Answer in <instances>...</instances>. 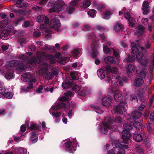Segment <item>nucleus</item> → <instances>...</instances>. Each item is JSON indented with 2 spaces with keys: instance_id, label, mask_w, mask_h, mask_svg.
<instances>
[{
  "instance_id": "1",
  "label": "nucleus",
  "mask_w": 154,
  "mask_h": 154,
  "mask_svg": "<svg viewBox=\"0 0 154 154\" xmlns=\"http://www.w3.org/2000/svg\"><path fill=\"white\" fill-rule=\"evenodd\" d=\"M124 130L122 131L123 135L122 138L124 143L127 144L130 142V138L131 137V134L129 131L132 128V126L130 125L125 124L123 125Z\"/></svg>"
},
{
  "instance_id": "2",
  "label": "nucleus",
  "mask_w": 154,
  "mask_h": 154,
  "mask_svg": "<svg viewBox=\"0 0 154 154\" xmlns=\"http://www.w3.org/2000/svg\"><path fill=\"white\" fill-rule=\"evenodd\" d=\"M64 2L62 1H56L53 3H50L49 5L52 7L50 9L49 12L51 13L55 11L58 12L61 11L64 8Z\"/></svg>"
},
{
  "instance_id": "3",
  "label": "nucleus",
  "mask_w": 154,
  "mask_h": 154,
  "mask_svg": "<svg viewBox=\"0 0 154 154\" xmlns=\"http://www.w3.org/2000/svg\"><path fill=\"white\" fill-rule=\"evenodd\" d=\"M105 122H103L100 125V128H99L100 131L102 134H105L106 133L108 130L111 129L112 131H114L116 128V127L115 126L112 127L110 120L107 118Z\"/></svg>"
},
{
  "instance_id": "4",
  "label": "nucleus",
  "mask_w": 154,
  "mask_h": 154,
  "mask_svg": "<svg viewBox=\"0 0 154 154\" xmlns=\"http://www.w3.org/2000/svg\"><path fill=\"white\" fill-rule=\"evenodd\" d=\"M151 60L146 58L145 59V75L146 72L148 73L149 71V74L152 72V70L154 66V55L152 54L151 57Z\"/></svg>"
},
{
  "instance_id": "5",
  "label": "nucleus",
  "mask_w": 154,
  "mask_h": 154,
  "mask_svg": "<svg viewBox=\"0 0 154 154\" xmlns=\"http://www.w3.org/2000/svg\"><path fill=\"white\" fill-rule=\"evenodd\" d=\"M98 48V42L93 41L90 47L88 49V52L91 57L95 58L97 56L98 54L97 51Z\"/></svg>"
},
{
  "instance_id": "6",
  "label": "nucleus",
  "mask_w": 154,
  "mask_h": 154,
  "mask_svg": "<svg viewBox=\"0 0 154 154\" xmlns=\"http://www.w3.org/2000/svg\"><path fill=\"white\" fill-rule=\"evenodd\" d=\"M39 64V66L40 69L43 73H42V75H43L44 74L45 75V77L47 80H50L52 79L54 77L53 73L51 72H49L47 74H45L46 72V69L48 67V65L46 63H42L38 62Z\"/></svg>"
},
{
  "instance_id": "7",
  "label": "nucleus",
  "mask_w": 154,
  "mask_h": 154,
  "mask_svg": "<svg viewBox=\"0 0 154 154\" xmlns=\"http://www.w3.org/2000/svg\"><path fill=\"white\" fill-rule=\"evenodd\" d=\"M37 21L39 23H42L43 22L45 23V24H42L40 26V28L41 29H45L47 26V25L49 22V20L48 17L45 15H39L38 16L36 19Z\"/></svg>"
},
{
  "instance_id": "8",
  "label": "nucleus",
  "mask_w": 154,
  "mask_h": 154,
  "mask_svg": "<svg viewBox=\"0 0 154 154\" xmlns=\"http://www.w3.org/2000/svg\"><path fill=\"white\" fill-rule=\"evenodd\" d=\"M51 28L57 29L60 27V22L59 20L57 17H54L51 19L49 24H48Z\"/></svg>"
},
{
  "instance_id": "9",
  "label": "nucleus",
  "mask_w": 154,
  "mask_h": 154,
  "mask_svg": "<svg viewBox=\"0 0 154 154\" xmlns=\"http://www.w3.org/2000/svg\"><path fill=\"white\" fill-rule=\"evenodd\" d=\"M138 42V41H136L135 43H131V50L132 53L134 54H136L139 51L141 52V51H143L144 48L143 47H140L139 45H136Z\"/></svg>"
},
{
  "instance_id": "10",
  "label": "nucleus",
  "mask_w": 154,
  "mask_h": 154,
  "mask_svg": "<svg viewBox=\"0 0 154 154\" xmlns=\"http://www.w3.org/2000/svg\"><path fill=\"white\" fill-rule=\"evenodd\" d=\"M125 102H121L116 108L115 112L117 114H122L126 111L125 107Z\"/></svg>"
},
{
  "instance_id": "11",
  "label": "nucleus",
  "mask_w": 154,
  "mask_h": 154,
  "mask_svg": "<svg viewBox=\"0 0 154 154\" xmlns=\"http://www.w3.org/2000/svg\"><path fill=\"white\" fill-rule=\"evenodd\" d=\"M21 79L23 81H29L35 82L36 79L32 75L29 73H26L21 76Z\"/></svg>"
},
{
  "instance_id": "12",
  "label": "nucleus",
  "mask_w": 154,
  "mask_h": 154,
  "mask_svg": "<svg viewBox=\"0 0 154 154\" xmlns=\"http://www.w3.org/2000/svg\"><path fill=\"white\" fill-rule=\"evenodd\" d=\"M77 143L76 141H75L72 144L70 141L65 143L66 149L70 153H72V150H73L74 151L76 150V149L74 148V146H76L75 145L77 144Z\"/></svg>"
},
{
  "instance_id": "13",
  "label": "nucleus",
  "mask_w": 154,
  "mask_h": 154,
  "mask_svg": "<svg viewBox=\"0 0 154 154\" xmlns=\"http://www.w3.org/2000/svg\"><path fill=\"white\" fill-rule=\"evenodd\" d=\"M125 17L128 20V25L131 27L133 26L134 24L135 21L134 19L131 17L130 14L128 12H126L124 14Z\"/></svg>"
},
{
  "instance_id": "14",
  "label": "nucleus",
  "mask_w": 154,
  "mask_h": 154,
  "mask_svg": "<svg viewBox=\"0 0 154 154\" xmlns=\"http://www.w3.org/2000/svg\"><path fill=\"white\" fill-rule=\"evenodd\" d=\"M112 146L115 148H119V151L117 154H125V151L122 148H121V144L120 143L118 140H116L112 144Z\"/></svg>"
},
{
  "instance_id": "15",
  "label": "nucleus",
  "mask_w": 154,
  "mask_h": 154,
  "mask_svg": "<svg viewBox=\"0 0 154 154\" xmlns=\"http://www.w3.org/2000/svg\"><path fill=\"white\" fill-rule=\"evenodd\" d=\"M65 104L63 103H57L53 106L50 110V112L51 114V110H60L65 107Z\"/></svg>"
},
{
  "instance_id": "16",
  "label": "nucleus",
  "mask_w": 154,
  "mask_h": 154,
  "mask_svg": "<svg viewBox=\"0 0 154 154\" xmlns=\"http://www.w3.org/2000/svg\"><path fill=\"white\" fill-rule=\"evenodd\" d=\"M141 112L138 111H135L132 113L129 121L130 122H132L136 119L139 118L141 116Z\"/></svg>"
},
{
  "instance_id": "17",
  "label": "nucleus",
  "mask_w": 154,
  "mask_h": 154,
  "mask_svg": "<svg viewBox=\"0 0 154 154\" xmlns=\"http://www.w3.org/2000/svg\"><path fill=\"white\" fill-rule=\"evenodd\" d=\"M114 94V97L116 101L118 102L120 101L122 98L121 92L119 90H114L112 91Z\"/></svg>"
},
{
  "instance_id": "18",
  "label": "nucleus",
  "mask_w": 154,
  "mask_h": 154,
  "mask_svg": "<svg viewBox=\"0 0 154 154\" xmlns=\"http://www.w3.org/2000/svg\"><path fill=\"white\" fill-rule=\"evenodd\" d=\"M15 154H26V149L20 147H16L14 149Z\"/></svg>"
},
{
  "instance_id": "19",
  "label": "nucleus",
  "mask_w": 154,
  "mask_h": 154,
  "mask_svg": "<svg viewBox=\"0 0 154 154\" xmlns=\"http://www.w3.org/2000/svg\"><path fill=\"white\" fill-rule=\"evenodd\" d=\"M111 100L110 97H104L102 100V103L103 105L106 106H109L110 105Z\"/></svg>"
},
{
  "instance_id": "20",
  "label": "nucleus",
  "mask_w": 154,
  "mask_h": 154,
  "mask_svg": "<svg viewBox=\"0 0 154 154\" xmlns=\"http://www.w3.org/2000/svg\"><path fill=\"white\" fill-rule=\"evenodd\" d=\"M108 118V119L110 120V122L112 125V126H113V127H114L115 126H116L117 127L116 124L120 123L122 121V119L120 117H116L112 121L111 120L110 118Z\"/></svg>"
},
{
  "instance_id": "21",
  "label": "nucleus",
  "mask_w": 154,
  "mask_h": 154,
  "mask_svg": "<svg viewBox=\"0 0 154 154\" xmlns=\"http://www.w3.org/2000/svg\"><path fill=\"white\" fill-rule=\"evenodd\" d=\"M143 27L142 25H140L134 30V34L137 35H141L143 33Z\"/></svg>"
},
{
  "instance_id": "22",
  "label": "nucleus",
  "mask_w": 154,
  "mask_h": 154,
  "mask_svg": "<svg viewBox=\"0 0 154 154\" xmlns=\"http://www.w3.org/2000/svg\"><path fill=\"white\" fill-rule=\"evenodd\" d=\"M31 141L33 143L36 142L38 139V136L37 134L35 131H32L31 133V135L30 137Z\"/></svg>"
},
{
  "instance_id": "23",
  "label": "nucleus",
  "mask_w": 154,
  "mask_h": 154,
  "mask_svg": "<svg viewBox=\"0 0 154 154\" xmlns=\"http://www.w3.org/2000/svg\"><path fill=\"white\" fill-rule=\"evenodd\" d=\"M42 55L44 57H45L46 59L50 60V62L51 63H53L55 62V60H54V57L51 54H48L46 56V54L45 53H42Z\"/></svg>"
},
{
  "instance_id": "24",
  "label": "nucleus",
  "mask_w": 154,
  "mask_h": 154,
  "mask_svg": "<svg viewBox=\"0 0 154 154\" xmlns=\"http://www.w3.org/2000/svg\"><path fill=\"white\" fill-rule=\"evenodd\" d=\"M106 71L107 72H111L113 74H115L117 72L118 69L116 67H113L112 68L109 66H106L105 67Z\"/></svg>"
},
{
  "instance_id": "25",
  "label": "nucleus",
  "mask_w": 154,
  "mask_h": 154,
  "mask_svg": "<svg viewBox=\"0 0 154 154\" xmlns=\"http://www.w3.org/2000/svg\"><path fill=\"white\" fill-rule=\"evenodd\" d=\"M136 57L138 61L141 64L143 65L144 60L143 54L141 53V52H140L137 54Z\"/></svg>"
},
{
  "instance_id": "26",
  "label": "nucleus",
  "mask_w": 154,
  "mask_h": 154,
  "mask_svg": "<svg viewBox=\"0 0 154 154\" xmlns=\"http://www.w3.org/2000/svg\"><path fill=\"white\" fill-rule=\"evenodd\" d=\"M98 77L101 79H103L105 77L104 70L102 69H99L97 71Z\"/></svg>"
},
{
  "instance_id": "27",
  "label": "nucleus",
  "mask_w": 154,
  "mask_h": 154,
  "mask_svg": "<svg viewBox=\"0 0 154 154\" xmlns=\"http://www.w3.org/2000/svg\"><path fill=\"white\" fill-rule=\"evenodd\" d=\"M143 82L144 81L143 79H137L134 81L133 85L135 86H140L142 85Z\"/></svg>"
},
{
  "instance_id": "28",
  "label": "nucleus",
  "mask_w": 154,
  "mask_h": 154,
  "mask_svg": "<svg viewBox=\"0 0 154 154\" xmlns=\"http://www.w3.org/2000/svg\"><path fill=\"white\" fill-rule=\"evenodd\" d=\"M124 29L122 25L118 23H116L114 26V29L116 32H118Z\"/></svg>"
},
{
  "instance_id": "29",
  "label": "nucleus",
  "mask_w": 154,
  "mask_h": 154,
  "mask_svg": "<svg viewBox=\"0 0 154 154\" xmlns=\"http://www.w3.org/2000/svg\"><path fill=\"white\" fill-rule=\"evenodd\" d=\"M134 140L137 142H140L142 140L143 138L142 136L140 134H134L133 136Z\"/></svg>"
},
{
  "instance_id": "30",
  "label": "nucleus",
  "mask_w": 154,
  "mask_h": 154,
  "mask_svg": "<svg viewBox=\"0 0 154 154\" xmlns=\"http://www.w3.org/2000/svg\"><path fill=\"white\" fill-rule=\"evenodd\" d=\"M91 0H85L84 1L82 4V7L84 9L88 8L91 5Z\"/></svg>"
},
{
  "instance_id": "31",
  "label": "nucleus",
  "mask_w": 154,
  "mask_h": 154,
  "mask_svg": "<svg viewBox=\"0 0 154 154\" xmlns=\"http://www.w3.org/2000/svg\"><path fill=\"white\" fill-rule=\"evenodd\" d=\"M16 3L17 4V7L20 8H23L27 5V4H25L22 0H17Z\"/></svg>"
},
{
  "instance_id": "32",
  "label": "nucleus",
  "mask_w": 154,
  "mask_h": 154,
  "mask_svg": "<svg viewBox=\"0 0 154 154\" xmlns=\"http://www.w3.org/2000/svg\"><path fill=\"white\" fill-rule=\"evenodd\" d=\"M104 60L106 63L108 62L112 63H115V61L113 57L110 56H108L104 59Z\"/></svg>"
},
{
  "instance_id": "33",
  "label": "nucleus",
  "mask_w": 154,
  "mask_h": 154,
  "mask_svg": "<svg viewBox=\"0 0 154 154\" xmlns=\"http://www.w3.org/2000/svg\"><path fill=\"white\" fill-rule=\"evenodd\" d=\"M71 86V83L68 81H64L62 83V86L63 88L66 89L69 88Z\"/></svg>"
},
{
  "instance_id": "34",
  "label": "nucleus",
  "mask_w": 154,
  "mask_h": 154,
  "mask_svg": "<svg viewBox=\"0 0 154 154\" xmlns=\"http://www.w3.org/2000/svg\"><path fill=\"white\" fill-rule=\"evenodd\" d=\"M149 3L145 1V14H148L150 11L151 7L149 6Z\"/></svg>"
},
{
  "instance_id": "35",
  "label": "nucleus",
  "mask_w": 154,
  "mask_h": 154,
  "mask_svg": "<svg viewBox=\"0 0 154 154\" xmlns=\"http://www.w3.org/2000/svg\"><path fill=\"white\" fill-rule=\"evenodd\" d=\"M94 34H92L91 35H90L89 37V38H90L92 39V38H94L95 37L97 36V38H98V39H103L104 38V35L100 33H97L96 35L95 36H94Z\"/></svg>"
},
{
  "instance_id": "36",
  "label": "nucleus",
  "mask_w": 154,
  "mask_h": 154,
  "mask_svg": "<svg viewBox=\"0 0 154 154\" xmlns=\"http://www.w3.org/2000/svg\"><path fill=\"white\" fill-rule=\"evenodd\" d=\"M111 15L112 14L109 11L106 10L104 14L103 17L105 19L107 20L110 18Z\"/></svg>"
},
{
  "instance_id": "37",
  "label": "nucleus",
  "mask_w": 154,
  "mask_h": 154,
  "mask_svg": "<svg viewBox=\"0 0 154 154\" xmlns=\"http://www.w3.org/2000/svg\"><path fill=\"white\" fill-rule=\"evenodd\" d=\"M26 68V66L23 63H21L19 64L17 67V69L18 70L21 71H23Z\"/></svg>"
},
{
  "instance_id": "38",
  "label": "nucleus",
  "mask_w": 154,
  "mask_h": 154,
  "mask_svg": "<svg viewBox=\"0 0 154 154\" xmlns=\"http://www.w3.org/2000/svg\"><path fill=\"white\" fill-rule=\"evenodd\" d=\"M127 71L129 72H132L135 70V67L134 65L130 64L127 67Z\"/></svg>"
},
{
  "instance_id": "39",
  "label": "nucleus",
  "mask_w": 154,
  "mask_h": 154,
  "mask_svg": "<svg viewBox=\"0 0 154 154\" xmlns=\"http://www.w3.org/2000/svg\"><path fill=\"white\" fill-rule=\"evenodd\" d=\"M79 49H75L71 52V55L74 57H76L79 53Z\"/></svg>"
},
{
  "instance_id": "40",
  "label": "nucleus",
  "mask_w": 154,
  "mask_h": 154,
  "mask_svg": "<svg viewBox=\"0 0 154 154\" xmlns=\"http://www.w3.org/2000/svg\"><path fill=\"white\" fill-rule=\"evenodd\" d=\"M75 11V8L69 5V6L66 9L67 12L69 14H71L73 13Z\"/></svg>"
},
{
  "instance_id": "41",
  "label": "nucleus",
  "mask_w": 154,
  "mask_h": 154,
  "mask_svg": "<svg viewBox=\"0 0 154 154\" xmlns=\"http://www.w3.org/2000/svg\"><path fill=\"white\" fill-rule=\"evenodd\" d=\"M88 14L90 17H94L96 15L95 10L93 9H91L88 13Z\"/></svg>"
},
{
  "instance_id": "42",
  "label": "nucleus",
  "mask_w": 154,
  "mask_h": 154,
  "mask_svg": "<svg viewBox=\"0 0 154 154\" xmlns=\"http://www.w3.org/2000/svg\"><path fill=\"white\" fill-rule=\"evenodd\" d=\"M70 74L72 78L74 79H77V76H79V74L76 72H71Z\"/></svg>"
},
{
  "instance_id": "43",
  "label": "nucleus",
  "mask_w": 154,
  "mask_h": 154,
  "mask_svg": "<svg viewBox=\"0 0 154 154\" xmlns=\"http://www.w3.org/2000/svg\"><path fill=\"white\" fill-rule=\"evenodd\" d=\"M16 65L14 61H11L10 63H9L8 64V66L9 67H8L7 69H9V70H12V68L13 67Z\"/></svg>"
},
{
  "instance_id": "44",
  "label": "nucleus",
  "mask_w": 154,
  "mask_h": 154,
  "mask_svg": "<svg viewBox=\"0 0 154 154\" xmlns=\"http://www.w3.org/2000/svg\"><path fill=\"white\" fill-rule=\"evenodd\" d=\"M103 51L105 54H108L111 51L110 49L107 47V45H103Z\"/></svg>"
},
{
  "instance_id": "45",
  "label": "nucleus",
  "mask_w": 154,
  "mask_h": 154,
  "mask_svg": "<svg viewBox=\"0 0 154 154\" xmlns=\"http://www.w3.org/2000/svg\"><path fill=\"white\" fill-rule=\"evenodd\" d=\"M5 77L8 79H10L13 78L14 75L13 73L11 72H7L5 75Z\"/></svg>"
},
{
  "instance_id": "46",
  "label": "nucleus",
  "mask_w": 154,
  "mask_h": 154,
  "mask_svg": "<svg viewBox=\"0 0 154 154\" xmlns=\"http://www.w3.org/2000/svg\"><path fill=\"white\" fill-rule=\"evenodd\" d=\"M133 126L136 129H140L141 128L142 125L139 122H135L134 123Z\"/></svg>"
},
{
  "instance_id": "47",
  "label": "nucleus",
  "mask_w": 154,
  "mask_h": 154,
  "mask_svg": "<svg viewBox=\"0 0 154 154\" xmlns=\"http://www.w3.org/2000/svg\"><path fill=\"white\" fill-rule=\"evenodd\" d=\"M39 126L36 124H34L31 125L29 127V128L31 130H36L38 129Z\"/></svg>"
},
{
  "instance_id": "48",
  "label": "nucleus",
  "mask_w": 154,
  "mask_h": 154,
  "mask_svg": "<svg viewBox=\"0 0 154 154\" xmlns=\"http://www.w3.org/2000/svg\"><path fill=\"white\" fill-rule=\"evenodd\" d=\"M69 60V58L66 57L63 59H61L60 60L59 62L63 64H65Z\"/></svg>"
},
{
  "instance_id": "49",
  "label": "nucleus",
  "mask_w": 154,
  "mask_h": 154,
  "mask_svg": "<svg viewBox=\"0 0 154 154\" xmlns=\"http://www.w3.org/2000/svg\"><path fill=\"white\" fill-rule=\"evenodd\" d=\"M4 96L7 98L10 99L13 97V94L12 93L9 92H6L5 94H4Z\"/></svg>"
},
{
  "instance_id": "50",
  "label": "nucleus",
  "mask_w": 154,
  "mask_h": 154,
  "mask_svg": "<svg viewBox=\"0 0 154 154\" xmlns=\"http://www.w3.org/2000/svg\"><path fill=\"white\" fill-rule=\"evenodd\" d=\"M135 58L134 56H128L126 60L127 62H133L135 60Z\"/></svg>"
},
{
  "instance_id": "51",
  "label": "nucleus",
  "mask_w": 154,
  "mask_h": 154,
  "mask_svg": "<svg viewBox=\"0 0 154 154\" xmlns=\"http://www.w3.org/2000/svg\"><path fill=\"white\" fill-rule=\"evenodd\" d=\"M114 55L116 57H118L119 55V50L116 48H112Z\"/></svg>"
},
{
  "instance_id": "52",
  "label": "nucleus",
  "mask_w": 154,
  "mask_h": 154,
  "mask_svg": "<svg viewBox=\"0 0 154 154\" xmlns=\"http://www.w3.org/2000/svg\"><path fill=\"white\" fill-rule=\"evenodd\" d=\"M5 89L4 87H1L0 89V97H2V96H4V94H5Z\"/></svg>"
},
{
  "instance_id": "53",
  "label": "nucleus",
  "mask_w": 154,
  "mask_h": 154,
  "mask_svg": "<svg viewBox=\"0 0 154 154\" xmlns=\"http://www.w3.org/2000/svg\"><path fill=\"white\" fill-rule=\"evenodd\" d=\"M72 89L74 91L77 92L79 91L81 89V88L78 85H75L74 86Z\"/></svg>"
},
{
  "instance_id": "54",
  "label": "nucleus",
  "mask_w": 154,
  "mask_h": 154,
  "mask_svg": "<svg viewBox=\"0 0 154 154\" xmlns=\"http://www.w3.org/2000/svg\"><path fill=\"white\" fill-rule=\"evenodd\" d=\"M51 114L53 116L56 118L59 117L61 115L60 112H56L52 113Z\"/></svg>"
},
{
  "instance_id": "55",
  "label": "nucleus",
  "mask_w": 154,
  "mask_h": 154,
  "mask_svg": "<svg viewBox=\"0 0 154 154\" xmlns=\"http://www.w3.org/2000/svg\"><path fill=\"white\" fill-rule=\"evenodd\" d=\"M36 65L35 61L30 62L29 63L27 64V66H29L30 67L32 68V67Z\"/></svg>"
},
{
  "instance_id": "56",
  "label": "nucleus",
  "mask_w": 154,
  "mask_h": 154,
  "mask_svg": "<svg viewBox=\"0 0 154 154\" xmlns=\"http://www.w3.org/2000/svg\"><path fill=\"white\" fill-rule=\"evenodd\" d=\"M43 89V87L42 86V85H40L39 86L38 88L36 90V91L38 93H41L42 91V90Z\"/></svg>"
},
{
  "instance_id": "57",
  "label": "nucleus",
  "mask_w": 154,
  "mask_h": 154,
  "mask_svg": "<svg viewBox=\"0 0 154 154\" xmlns=\"http://www.w3.org/2000/svg\"><path fill=\"white\" fill-rule=\"evenodd\" d=\"M150 119L151 121L154 122V112H152L150 116Z\"/></svg>"
},
{
  "instance_id": "58",
  "label": "nucleus",
  "mask_w": 154,
  "mask_h": 154,
  "mask_svg": "<svg viewBox=\"0 0 154 154\" xmlns=\"http://www.w3.org/2000/svg\"><path fill=\"white\" fill-rule=\"evenodd\" d=\"M45 49H54V47L53 46H51L48 45H47L45 46Z\"/></svg>"
},
{
  "instance_id": "59",
  "label": "nucleus",
  "mask_w": 154,
  "mask_h": 154,
  "mask_svg": "<svg viewBox=\"0 0 154 154\" xmlns=\"http://www.w3.org/2000/svg\"><path fill=\"white\" fill-rule=\"evenodd\" d=\"M68 99V98L65 96L60 98V100L62 101H65L67 100Z\"/></svg>"
},
{
  "instance_id": "60",
  "label": "nucleus",
  "mask_w": 154,
  "mask_h": 154,
  "mask_svg": "<svg viewBox=\"0 0 154 154\" xmlns=\"http://www.w3.org/2000/svg\"><path fill=\"white\" fill-rule=\"evenodd\" d=\"M77 4L75 1L73 0L71 1L69 4V5L71 6L76 5Z\"/></svg>"
},
{
  "instance_id": "61",
  "label": "nucleus",
  "mask_w": 154,
  "mask_h": 154,
  "mask_svg": "<svg viewBox=\"0 0 154 154\" xmlns=\"http://www.w3.org/2000/svg\"><path fill=\"white\" fill-rule=\"evenodd\" d=\"M90 27L88 24H85L84 26V29L85 31H88L90 29Z\"/></svg>"
},
{
  "instance_id": "62",
  "label": "nucleus",
  "mask_w": 154,
  "mask_h": 154,
  "mask_svg": "<svg viewBox=\"0 0 154 154\" xmlns=\"http://www.w3.org/2000/svg\"><path fill=\"white\" fill-rule=\"evenodd\" d=\"M48 0H39V4L40 5H45Z\"/></svg>"
},
{
  "instance_id": "63",
  "label": "nucleus",
  "mask_w": 154,
  "mask_h": 154,
  "mask_svg": "<svg viewBox=\"0 0 154 154\" xmlns=\"http://www.w3.org/2000/svg\"><path fill=\"white\" fill-rule=\"evenodd\" d=\"M96 112L97 113L101 114L103 113V111L101 109H100L99 108L97 109H96L95 110Z\"/></svg>"
},
{
  "instance_id": "64",
  "label": "nucleus",
  "mask_w": 154,
  "mask_h": 154,
  "mask_svg": "<svg viewBox=\"0 0 154 154\" xmlns=\"http://www.w3.org/2000/svg\"><path fill=\"white\" fill-rule=\"evenodd\" d=\"M115 150V149H112L110 150L108 152L107 154H115L114 151Z\"/></svg>"
}]
</instances>
